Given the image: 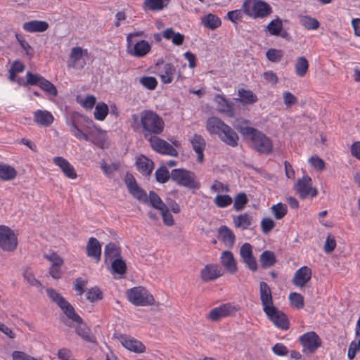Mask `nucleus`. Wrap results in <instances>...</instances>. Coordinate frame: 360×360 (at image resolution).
Listing matches in <instances>:
<instances>
[{
	"instance_id": "nucleus-1",
	"label": "nucleus",
	"mask_w": 360,
	"mask_h": 360,
	"mask_svg": "<svg viewBox=\"0 0 360 360\" xmlns=\"http://www.w3.org/2000/svg\"><path fill=\"white\" fill-rule=\"evenodd\" d=\"M131 127L134 131H141L146 139L148 136L159 135L165 129L161 117L150 110H144L139 114L131 115Z\"/></svg>"
},
{
	"instance_id": "nucleus-2",
	"label": "nucleus",
	"mask_w": 360,
	"mask_h": 360,
	"mask_svg": "<svg viewBox=\"0 0 360 360\" xmlns=\"http://www.w3.org/2000/svg\"><path fill=\"white\" fill-rule=\"evenodd\" d=\"M70 132L79 140L91 141L99 148L106 147V137L103 131L91 120H86V124L80 129L75 122L68 124Z\"/></svg>"
},
{
	"instance_id": "nucleus-3",
	"label": "nucleus",
	"mask_w": 360,
	"mask_h": 360,
	"mask_svg": "<svg viewBox=\"0 0 360 360\" xmlns=\"http://www.w3.org/2000/svg\"><path fill=\"white\" fill-rule=\"evenodd\" d=\"M240 132L250 139L253 148L257 152L269 154L272 151L273 143L271 140L259 130L246 127L241 128Z\"/></svg>"
},
{
	"instance_id": "nucleus-4",
	"label": "nucleus",
	"mask_w": 360,
	"mask_h": 360,
	"mask_svg": "<svg viewBox=\"0 0 360 360\" xmlns=\"http://www.w3.org/2000/svg\"><path fill=\"white\" fill-rule=\"evenodd\" d=\"M242 9L245 14L253 18H264L272 12L271 6L261 0H244Z\"/></svg>"
},
{
	"instance_id": "nucleus-5",
	"label": "nucleus",
	"mask_w": 360,
	"mask_h": 360,
	"mask_svg": "<svg viewBox=\"0 0 360 360\" xmlns=\"http://www.w3.org/2000/svg\"><path fill=\"white\" fill-rule=\"evenodd\" d=\"M171 179L178 185L189 188H197L199 183L194 172L186 169H174L171 172Z\"/></svg>"
},
{
	"instance_id": "nucleus-6",
	"label": "nucleus",
	"mask_w": 360,
	"mask_h": 360,
	"mask_svg": "<svg viewBox=\"0 0 360 360\" xmlns=\"http://www.w3.org/2000/svg\"><path fill=\"white\" fill-rule=\"evenodd\" d=\"M46 292L49 298L60 307L69 319L77 323H82L81 317L75 313L72 306L60 294L52 288H48Z\"/></svg>"
},
{
	"instance_id": "nucleus-7",
	"label": "nucleus",
	"mask_w": 360,
	"mask_h": 360,
	"mask_svg": "<svg viewBox=\"0 0 360 360\" xmlns=\"http://www.w3.org/2000/svg\"><path fill=\"white\" fill-rule=\"evenodd\" d=\"M293 188L301 199H312L318 194V190L312 185V179L308 175L299 179L294 184Z\"/></svg>"
},
{
	"instance_id": "nucleus-8",
	"label": "nucleus",
	"mask_w": 360,
	"mask_h": 360,
	"mask_svg": "<svg viewBox=\"0 0 360 360\" xmlns=\"http://www.w3.org/2000/svg\"><path fill=\"white\" fill-rule=\"evenodd\" d=\"M128 300L136 306H147L153 303V297L143 287H134L127 291Z\"/></svg>"
},
{
	"instance_id": "nucleus-9",
	"label": "nucleus",
	"mask_w": 360,
	"mask_h": 360,
	"mask_svg": "<svg viewBox=\"0 0 360 360\" xmlns=\"http://www.w3.org/2000/svg\"><path fill=\"white\" fill-rule=\"evenodd\" d=\"M88 59L89 53L87 49H84L80 46H75L72 48L70 51L67 66L75 70H82L86 65Z\"/></svg>"
},
{
	"instance_id": "nucleus-10",
	"label": "nucleus",
	"mask_w": 360,
	"mask_h": 360,
	"mask_svg": "<svg viewBox=\"0 0 360 360\" xmlns=\"http://www.w3.org/2000/svg\"><path fill=\"white\" fill-rule=\"evenodd\" d=\"M18 245V238L14 231L9 227L0 226V248L6 252L15 250Z\"/></svg>"
},
{
	"instance_id": "nucleus-11",
	"label": "nucleus",
	"mask_w": 360,
	"mask_h": 360,
	"mask_svg": "<svg viewBox=\"0 0 360 360\" xmlns=\"http://www.w3.org/2000/svg\"><path fill=\"white\" fill-rule=\"evenodd\" d=\"M27 84L37 85L49 95L56 96L58 91L56 86L49 80L38 74H32L30 72L26 74Z\"/></svg>"
},
{
	"instance_id": "nucleus-12",
	"label": "nucleus",
	"mask_w": 360,
	"mask_h": 360,
	"mask_svg": "<svg viewBox=\"0 0 360 360\" xmlns=\"http://www.w3.org/2000/svg\"><path fill=\"white\" fill-rule=\"evenodd\" d=\"M148 141L153 150L158 153L172 157H176L178 155V152L173 146L160 139L157 135L149 136Z\"/></svg>"
},
{
	"instance_id": "nucleus-13",
	"label": "nucleus",
	"mask_w": 360,
	"mask_h": 360,
	"mask_svg": "<svg viewBox=\"0 0 360 360\" xmlns=\"http://www.w3.org/2000/svg\"><path fill=\"white\" fill-rule=\"evenodd\" d=\"M300 342L303 347L302 352L305 354L314 353L321 345L320 338L313 331L305 333L301 335Z\"/></svg>"
},
{
	"instance_id": "nucleus-14",
	"label": "nucleus",
	"mask_w": 360,
	"mask_h": 360,
	"mask_svg": "<svg viewBox=\"0 0 360 360\" xmlns=\"http://www.w3.org/2000/svg\"><path fill=\"white\" fill-rule=\"evenodd\" d=\"M239 309L238 305L232 303L223 304L218 307L212 309L207 317L212 321H217L222 318L233 315Z\"/></svg>"
},
{
	"instance_id": "nucleus-15",
	"label": "nucleus",
	"mask_w": 360,
	"mask_h": 360,
	"mask_svg": "<svg viewBox=\"0 0 360 360\" xmlns=\"http://www.w3.org/2000/svg\"><path fill=\"white\" fill-rule=\"evenodd\" d=\"M151 50V46L146 40H139L127 43V53L134 57L143 58L146 56Z\"/></svg>"
},
{
	"instance_id": "nucleus-16",
	"label": "nucleus",
	"mask_w": 360,
	"mask_h": 360,
	"mask_svg": "<svg viewBox=\"0 0 360 360\" xmlns=\"http://www.w3.org/2000/svg\"><path fill=\"white\" fill-rule=\"evenodd\" d=\"M119 342L127 350L140 354L146 352V346L136 338L127 335H120L117 337Z\"/></svg>"
},
{
	"instance_id": "nucleus-17",
	"label": "nucleus",
	"mask_w": 360,
	"mask_h": 360,
	"mask_svg": "<svg viewBox=\"0 0 360 360\" xmlns=\"http://www.w3.org/2000/svg\"><path fill=\"white\" fill-rule=\"evenodd\" d=\"M264 312L277 328L282 330H288L289 328V322L286 316L276 307H271L264 311Z\"/></svg>"
},
{
	"instance_id": "nucleus-18",
	"label": "nucleus",
	"mask_w": 360,
	"mask_h": 360,
	"mask_svg": "<svg viewBox=\"0 0 360 360\" xmlns=\"http://www.w3.org/2000/svg\"><path fill=\"white\" fill-rule=\"evenodd\" d=\"M240 256L245 266L252 271H255L257 269V263L255 257L252 254V246L245 243L241 245L239 251Z\"/></svg>"
},
{
	"instance_id": "nucleus-19",
	"label": "nucleus",
	"mask_w": 360,
	"mask_h": 360,
	"mask_svg": "<svg viewBox=\"0 0 360 360\" xmlns=\"http://www.w3.org/2000/svg\"><path fill=\"white\" fill-rule=\"evenodd\" d=\"M176 73V67L171 63H162L158 67V75L162 83L168 84L172 82Z\"/></svg>"
},
{
	"instance_id": "nucleus-20",
	"label": "nucleus",
	"mask_w": 360,
	"mask_h": 360,
	"mask_svg": "<svg viewBox=\"0 0 360 360\" xmlns=\"http://www.w3.org/2000/svg\"><path fill=\"white\" fill-rule=\"evenodd\" d=\"M311 270L307 266L297 269L292 278V283L299 288H303L311 280Z\"/></svg>"
},
{
	"instance_id": "nucleus-21",
	"label": "nucleus",
	"mask_w": 360,
	"mask_h": 360,
	"mask_svg": "<svg viewBox=\"0 0 360 360\" xmlns=\"http://www.w3.org/2000/svg\"><path fill=\"white\" fill-rule=\"evenodd\" d=\"M53 162L61 169L67 178L75 179L77 177L74 167L64 158L60 156L55 157L53 158Z\"/></svg>"
},
{
	"instance_id": "nucleus-22",
	"label": "nucleus",
	"mask_w": 360,
	"mask_h": 360,
	"mask_svg": "<svg viewBox=\"0 0 360 360\" xmlns=\"http://www.w3.org/2000/svg\"><path fill=\"white\" fill-rule=\"evenodd\" d=\"M259 295L263 311L274 307L271 288L266 282L262 281L259 284Z\"/></svg>"
},
{
	"instance_id": "nucleus-23",
	"label": "nucleus",
	"mask_w": 360,
	"mask_h": 360,
	"mask_svg": "<svg viewBox=\"0 0 360 360\" xmlns=\"http://www.w3.org/2000/svg\"><path fill=\"white\" fill-rule=\"evenodd\" d=\"M33 120L37 125L47 127L53 122L54 117L48 110H37L33 113Z\"/></svg>"
},
{
	"instance_id": "nucleus-24",
	"label": "nucleus",
	"mask_w": 360,
	"mask_h": 360,
	"mask_svg": "<svg viewBox=\"0 0 360 360\" xmlns=\"http://www.w3.org/2000/svg\"><path fill=\"white\" fill-rule=\"evenodd\" d=\"M219 139L231 147L237 146L239 140L238 134L228 124L219 135Z\"/></svg>"
},
{
	"instance_id": "nucleus-25",
	"label": "nucleus",
	"mask_w": 360,
	"mask_h": 360,
	"mask_svg": "<svg viewBox=\"0 0 360 360\" xmlns=\"http://www.w3.org/2000/svg\"><path fill=\"white\" fill-rule=\"evenodd\" d=\"M214 101L217 104V110L219 112L225 114L226 116L232 117L234 115L233 104L229 102L226 98L220 94L214 96Z\"/></svg>"
},
{
	"instance_id": "nucleus-26",
	"label": "nucleus",
	"mask_w": 360,
	"mask_h": 360,
	"mask_svg": "<svg viewBox=\"0 0 360 360\" xmlns=\"http://www.w3.org/2000/svg\"><path fill=\"white\" fill-rule=\"evenodd\" d=\"M226 125L221 119L217 117H210L206 122L207 131L212 135H217L218 137Z\"/></svg>"
},
{
	"instance_id": "nucleus-27",
	"label": "nucleus",
	"mask_w": 360,
	"mask_h": 360,
	"mask_svg": "<svg viewBox=\"0 0 360 360\" xmlns=\"http://www.w3.org/2000/svg\"><path fill=\"white\" fill-rule=\"evenodd\" d=\"M222 275L221 269L216 264H207L201 271V278L205 282L215 280Z\"/></svg>"
},
{
	"instance_id": "nucleus-28",
	"label": "nucleus",
	"mask_w": 360,
	"mask_h": 360,
	"mask_svg": "<svg viewBox=\"0 0 360 360\" xmlns=\"http://www.w3.org/2000/svg\"><path fill=\"white\" fill-rule=\"evenodd\" d=\"M220 262L225 269L230 274H233L238 271L237 264L231 252L228 250L222 252Z\"/></svg>"
},
{
	"instance_id": "nucleus-29",
	"label": "nucleus",
	"mask_w": 360,
	"mask_h": 360,
	"mask_svg": "<svg viewBox=\"0 0 360 360\" xmlns=\"http://www.w3.org/2000/svg\"><path fill=\"white\" fill-rule=\"evenodd\" d=\"M87 255L99 262L101 257V245L99 241L94 237H91L86 245Z\"/></svg>"
},
{
	"instance_id": "nucleus-30",
	"label": "nucleus",
	"mask_w": 360,
	"mask_h": 360,
	"mask_svg": "<svg viewBox=\"0 0 360 360\" xmlns=\"http://www.w3.org/2000/svg\"><path fill=\"white\" fill-rule=\"evenodd\" d=\"M193 149L196 153L198 161L202 162L204 160L203 150L205 148V141L202 136L195 134L191 139Z\"/></svg>"
},
{
	"instance_id": "nucleus-31",
	"label": "nucleus",
	"mask_w": 360,
	"mask_h": 360,
	"mask_svg": "<svg viewBox=\"0 0 360 360\" xmlns=\"http://www.w3.org/2000/svg\"><path fill=\"white\" fill-rule=\"evenodd\" d=\"M136 164L138 171L145 176L150 175L154 167L153 161L144 155L139 157Z\"/></svg>"
},
{
	"instance_id": "nucleus-32",
	"label": "nucleus",
	"mask_w": 360,
	"mask_h": 360,
	"mask_svg": "<svg viewBox=\"0 0 360 360\" xmlns=\"http://www.w3.org/2000/svg\"><path fill=\"white\" fill-rule=\"evenodd\" d=\"M219 234L224 245L231 248L235 243L236 236L231 229L226 226H221L219 229Z\"/></svg>"
},
{
	"instance_id": "nucleus-33",
	"label": "nucleus",
	"mask_w": 360,
	"mask_h": 360,
	"mask_svg": "<svg viewBox=\"0 0 360 360\" xmlns=\"http://www.w3.org/2000/svg\"><path fill=\"white\" fill-rule=\"evenodd\" d=\"M22 28L28 32H42L49 28V24L42 20H31L23 23Z\"/></svg>"
},
{
	"instance_id": "nucleus-34",
	"label": "nucleus",
	"mask_w": 360,
	"mask_h": 360,
	"mask_svg": "<svg viewBox=\"0 0 360 360\" xmlns=\"http://www.w3.org/2000/svg\"><path fill=\"white\" fill-rule=\"evenodd\" d=\"M233 221L236 228L245 230L251 226L252 217L248 213H243L234 217Z\"/></svg>"
},
{
	"instance_id": "nucleus-35",
	"label": "nucleus",
	"mask_w": 360,
	"mask_h": 360,
	"mask_svg": "<svg viewBox=\"0 0 360 360\" xmlns=\"http://www.w3.org/2000/svg\"><path fill=\"white\" fill-rule=\"evenodd\" d=\"M120 257V251L117 245L112 243L107 244L104 250V258L106 264L111 262L115 258Z\"/></svg>"
},
{
	"instance_id": "nucleus-36",
	"label": "nucleus",
	"mask_w": 360,
	"mask_h": 360,
	"mask_svg": "<svg viewBox=\"0 0 360 360\" xmlns=\"http://www.w3.org/2000/svg\"><path fill=\"white\" fill-rule=\"evenodd\" d=\"M162 36L165 39L171 40L172 42L176 46H181L184 41V35L179 32H176L172 28L166 29L163 32Z\"/></svg>"
},
{
	"instance_id": "nucleus-37",
	"label": "nucleus",
	"mask_w": 360,
	"mask_h": 360,
	"mask_svg": "<svg viewBox=\"0 0 360 360\" xmlns=\"http://www.w3.org/2000/svg\"><path fill=\"white\" fill-rule=\"evenodd\" d=\"M201 22L205 27L211 30L217 29L221 24V19L218 16L212 13H209L203 16L201 18Z\"/></svg>"
},
{
	"instance_id": "nucleus-38",
	"label": "nucleus",
	"mask_w": 360,
	"mask_h": 360,
	"mask_svg": "<svg viewBox=\"0 0 360 360\" xmlns=\"http://www.w3.org/2000/svg\"><path fill=\"white\" fill-rule=\"evenodd\" d=\"M238 99L242 103L249 105L257 101V96L250 90L240 89L238 90Z\"/></svg>"
},
{
	"instance_id": "nucleus-39",
	"label": "nucleus",
	"mask_w": 360,
	"mask_h": 360,
	"mask_svg": "<svg viewBox=\"0 0 360 360\" xmlns=\"http://www.w3.org/2000/svg\"><path fill=\"white\" fill-rule=\"evenodd\" d=\"M259 261L262 267L266 269L274 266L276 260L275 255L273 252L266 250L261 254L259 257Z\"/></svg>"
},
{
	"instance_id": "nucleus-40",
	"label": "nucleus",
	"mask_w": 360,
	"mask_h": 360,
	"mask_svg": "<svg viewBox=\"0 0 360 360\" xmlns=\"http://www.w3.org/2000/svg\"><path fill=\"white\" fill-rule=\"evenodd\" d=\"M76 333L78 335H79L82 339L89 342H95L96 338L94 335L91 334L90 329L83 323L79 324L76 328Z\"/></svg>"
},
{
	"instance_id": "nucleus-41",
	"label": "nucleus",
	"mask_w": 360,
	"mask_h": 360,
	"mask_svg": "<svg viewBox=\"0 0 360 360\" xmlns=\"http://www.w3.org/2000/svg\"><path fill=\"white\" fill-rule=\"evenodd\" d=\"M22 276H23L25 281L30 285L35 287L38 289L42 288L41 283L38 280H37L35 278L34 273L30 268L26 267L25 269H24L23 272H22Z\"/></svg>"
},
{
	"instance_id": "nucleus-42",
	"label": "nucleus",
	"mask_w": 360,
	"mask_h": 360,
	"mask_svg": "<svg viewBox=\"0 0 360 360\" xmlns=\"http://www.w3.org/2000/svg\"><path fill=\"white\" fill-rule=\"evenodd\" d=\"M170 0H145L144 6L150 11H160L166 7Z\"/></svg>"
},
{
	"instance_id": "nucleus-43",
	"label": "nucleus",
	"mask_w": 360,
	"mask_h": 360,
	"mask_svg": "<svg viewBox=\"0 0 360 360\" xmlns=\"http://www.w3.org/2000/svg\"><path fill=\"white\" fill-rule=\"evenodd\" d=\"M16 176L15 169L7 165L0 164V179L4 181H9Z\"/></svg>"
},
{
	"instance_id": "nucleus-44",
	"label": "nucleus",
	"mask_w": 360,
	"mask_h": 360,
	"mask_svg": "<svg viewBox=\"0 0 360 360\" xmlns=\"http://www.w3.org/2000/svg\"><path fill=\"white\" fill-rule=\"evenodd\" d=\"M309 68V63L307 60L303 57H299L295 63V73L299 77H304Z\"/></svg>"
},
{
	"instance_id": "nucleus-45",
	"label": "nucleus",
	"mask_w": 360,
	"mask_h": 360,
	"mask_svg": "<svg viewBox=\"0 0 360 360\" xmlns=\"http://www.w3.org/2000/svg\"><path fill=\"white\" fill-rule=\"evenodd\" d=\"M300 23L308 30H317L320 26L319 22L316 18L308 15L301 17Z\"/></svg>"
},
{
	"instance_id": "nucleus-46",
	"label": "nucleus",
	"mask_w": 360,
	"mask_h": 360,
	"mask_svg": "<svg viewBox=\"0 0 360 360\" xmlns=\"http://www.w3.org/2000/svg\"><path fill=\"white\" fill-rule=\"evenodd\" d=\"M214 202L217 207L224 208L231 205L233 199L230 195L226 194L217 195L214 198Z\"/></svg>"
},
{
	"instance_id": "nucleus-47",
	"label": "nucleus",
	"mask_w": 360,
	"mask_h": 360,
	"mask_svg": "<svg viewBox=\"0 0 360 360\" xmlns=\"http://www.w3.org/2000/svg\"><path fill=\"white\" fill-rule=\"evenodd\" d=\"M149 200L150 205L154 208L160 211L165 210L167 205L162 201L161 198L156 193L153 191H150L149 193Z\"/></svg>"
},
{
	"instance_id": "nucleus-48",
	"label": "nucleus",
	"mask_w": 360,
	"mask_h": 360,
	"mask_svg": "<svg viewBox=\"0 0 360 360\" xmlns=\"http://www.w3.org/2000/svg\"><path fill=\"white\" fill-rule=\"evenodd\" d=\"M108 106L104 103H99L96 105L94 117L97 120H103L108 113Z\"/></svg>"
},
{
	"instance_id": "nucleus-49",
	"label": "nucleus",
	"mask_w": 360,
	"mask_h": 360,
	"mask_svg": "<svg viewBox=\"0 0 360 360\" xmlns=\"http://www.w3.org/2000/svg\"><path fill=\"white\" fill-rule=\"evenodd\" d=\"M271 212L276 219H283L287 214V206L281 202L274 205L271 207Z\"/></svg>"
},
{
	"instance_id": "nucleus-50",
	"label": "nucleus",
	"mask_w": 360,
	"mask_h": 360,
	"mask_svg": "<svg viewBox=\"0 0 360 360\" xmlns=\"http://www.w3.org/2000/svg\"><path fill=\"white\" fill-rule=\"evenodd\" d=\"M110 263L113 273L122 275L126 272V264L120 257L115 258Z\"/></svg>"
},
{
	"instance_id": "nucleus-51",
	"label": "nucleus",
	"mask_w": 360,
	"mask_h": 360,
	"mask_svg": "<svg viewBox=\"0 0 360 360\" xmlns=\"http://www.w3.org/2000/svg\"><path fill=\"white\" fill-rule=\"evenodd\" d=\"M248 198L245 193H240L234 198L233 208L236 211L242 210L248 203Z\"/></svg>"
},
{
	"instance_id": "nucleus-52",
	"label": "nucleus",
	"mask_w": 360,
	"mask_h": 360,
	"mask_svg": "<svg viewBox=\"0 0 360 360\" xmlns=\"http://www.w3.org/2000/svg\"><path fill=\"white\" fill-rule=\"evenodd\" d=\"M155 178L158 182L165 183L171 178V173L169 174L167 167L163 166L156 170Z\"/></svg>"
},
{
	"instance_id": "nucleus-53",
	"label": "nucleus",
	"mask_w": 360,
	"mask_h": 360,
	"mask_svg": "<svg viewBox=\"0 0 360 360\" xmlns=\"http://www.w3.org/2000/svg\"><path fill=\"white\" fill-rule=\"evenodd\" d=\"M289 300L291 305L297 309H302L304 307V297L297 292H291L289 295Z\"/></svg>"
},
{
	"instance_id": "nucleus-54",
	"label": "nucleus",
	"mask_w": 360,
	"mask_h": 360,
	"mask_svg": "<svg viewBox=\"0 0 360 360\" xmlns=\"http://www.w3.org/2000/svg\"><path fill=\"white\" fill-rule=\"evenodd\" d=\"M139 82L143 86L149 90H154L158 85L157 79L155 77L150 76L141 77Z\"/></svg>"
},
{
	"instance_id": "nucleus-55",
	"label": "nucleus",
	"mask_w": 360,
	"mask_h": 360,
	"mask_svg": "<svg viewBox=\"0 0 360 360\" xmlns=\"http://www.w3.org/2000/svg\"><path fill=\"white\" fill-rule=\"evenodd\" d=\"M268 31L272 35H278L282 30V22L279 19L271 20L266 27Z\"/></svg>"
},
{
	"instance_id": "nucleus-56",
	"label": "nucleus",
	"mask_w": 360,
	"mask_h": 360,
	"mask_svg": "<svg viewBox=\"0 0 360 360\" xmlns=\"http://www.w3.org/2000/svg\"><path fill=\"white\" fill-rule=\"evenodd\" d=\"M266 56L271 62H278L283 57V51L275 49H270L266 52Z\"/></svg>"
},
{
	"instance_id": "nucleus-57",
	"label": "nucleus",
	"mask_w": 360,
	"mask_h": 360,
	"mask_svg": "<svg viewBox=\"0 0 360 360\" xmlns=\"http://www.w3.org/2000/svg\"><path fill=\"white\" fill-rule=\"evenodd\" d=\"M129 193L140 201L146 202L148 200L146 193L139 186L129 191Z\"/></svg>"
},
{
	"instance_id": "nucleus-58",
	"label": "nucleus",
	"mask_w": 360,
	"mask_h": 360,
	"mask_svg": "<svg viewBox=\"0 0 360 360\" xmlns=\"http://www.w3.org/2000/svg\"><path fill=\"white\" fill-rule=\"evenodd\" d=\"M309 163L316 170L322 171L325 168L324 161L319 157L314 155L309 159Z\"/></svg>"
},
{
	"instance_id": "nucleus-59",
	"label": "nucleus",
	"mask_w": 360,
	"mask_h": 360,
	"mask_svg": "<svg viewBox=\"0 0 360 360\" xmlns=\"http://www.w3.org/2000/svg\"><path fill=\"white\" fill-rule=\"evenodd\" d=\"M86 298L90 302H95L102 298V292L98 288L89 289L86 292Z\"/></svg>"
},
{
	"instance_id": "nucleus-60",
	"label": "nucleus",
	"mask_w": 360,
	"mask_h": 360,
	"mask_svg": "<svg viewBox=\"0 0 360 360\" xmlns=\"http://www.w3.org/2000/svg\"><path fill=\"white\" fill-rule=\"evenodd\" d=\"M243 10H233L229 11L226 14L227 18L233 23L241 21L243 17Z\"/></svg>"
},
{
	"instance_id": "nucleus-61",
	"label": "nucleus",
	"mask_w": 360,
	"mask_h": 360,
	"mask_svg": "<svg viewBox=\"0 0 360 360\" xmlns=\"http://www.w3.org/2000/svg\"><path fill=\"white\" fill-rule=\"evenodd\" d=\"M275 226V222L269 217L264 218L261 221V228L262 232L265 234L269 233Z\"/></svg>"
},
{
	"instance_id": "nucleus-62",
	"label": "nucleus",
	"mask_w": 360,
	"mask_h": 360,
	"mask_svg": "<svg viewBox=\"0 0 360 360\" xmlns=\"http://www.w3.org/2000/svg\"><path fill=\"white\" fill-rule=\"evenodd\" d=\"M101 167L105 175L110 176L112 173L117 171L119 168V165L117 163H112L107 165L104 160L101 163Z\"/></svg>"
},
{
	"instance_id": "nucleus-63",
	"label": "nucleus",
	"mask_w": 360,
	"mask_h": 360,
	"mask_svg": "<svg viewBox=\"0 0 360 360\" xmlns=\"http://www.w3.org/2000/svg\"><path fill=\"white\" fill-rule=\"evenodd\" d=\"M58 358L60 360H76L72 352L67 348H62L58 351Z\"/></svg>"
},
{
	"instance_id": "nucleus-64",
	"label": "nucleus",
	"mask_w": 360,
	"mask_h": 360,
	"mask_svg": "<svg viewBox=\"0 0 360 360\" xmlns=\"http://www.w3.org/2000/svg\"><path fill=\"white\" fill-rule=\"evenodd\" d=\"M273 353L279 356H285L288 353V349L283 343H276L272 347Z\"/></svg>"
}]
</instances>
